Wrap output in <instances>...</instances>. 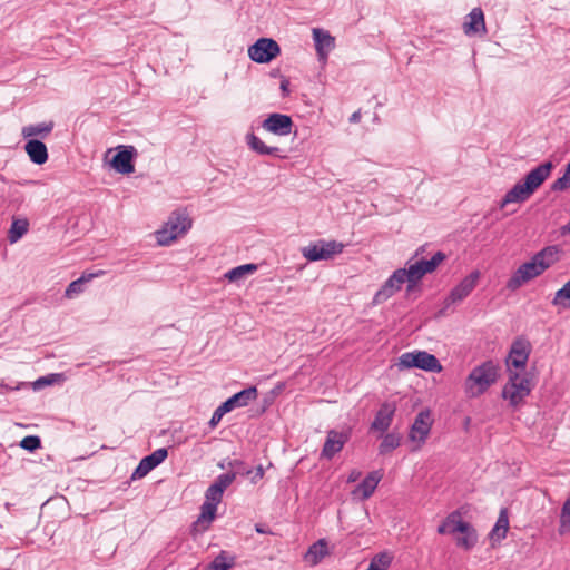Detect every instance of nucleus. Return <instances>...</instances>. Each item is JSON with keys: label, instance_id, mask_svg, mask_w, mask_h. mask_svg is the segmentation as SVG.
Masks as SVG:
<instances>
[{"label": "nucleus", "instance_id": "obj_15", "mask_svg": "<svg viewBox=\"0 0 570 570\" xmlns=\"http://www.w3.org/2000/svg\"><path fill=\"white\" fill-rule=\"evenodd\" d=\"M407 282L406 273L404 269L399 268L396 269L384 283V285L381 287V289L375 294V302L381 303L389 297H391L393 294H395L397 291L401 289L402 285Z\"/></svg>", "mask_w": 570, "mask_h": 570}, {"label": "nucleus", "instance_id": "obj_14", "mask_svg": "<svg viewBox=\"0 0 570 570\" xmlns=\"http://www.w3.org/2000/svg\"><path fill=\"white\" fill-rule=\"evenodd\" d=\"M264 130L276 136H287L292 132L293 120L284 114H271L262 124Z\"/></svg>", "mask_w": 570, "mask_h": 570}, {"label": "nucleus", "instance_id": "obj_34", "mask_svg": "<svg viewBox=\"0 0 570 570\" xmlns=\"http://www.w3.org/2000/svg\"><path fill=\"white\" fill-rule=\"evenodd\" d=\"M509 529V519L505 510H501L499 518L495 522L494 528L491 532V538H495L498 540L504 539Z\"/></svg>", "mask_w": 570, "mask_h": 570}, {"label": "nucleus", "instance_id": "obj_44", "mask_svg": "<svg viewBox=\"0 0 570 570\" xmlns=\"http://www.w3.org/2000/svg\"><path fill=\"white\" fill-rule=\"evenodd\" d=\"M57 375L56 374H51L49 376H42V377H39L36 382H35V387H42L45 385H49V384H52L55 382V377Z\"/></svg>", "mask_w": 570, "mask_h": 570}, {"label": "nucleus", "instance_id": "obj_49", "mask_svg": "<svg viewBox=\"0 0 570 570\" xmlns=\"http://www.w3.org/2000/svg\"><path fill=\"white\" fill-rule=\"evenodd\" d=\"M424 250V247H420L416 249L415 254H414V257H417L419 255H421Z\"/></svg>", "mask_w": 570, "mask_h": 570}, {"label": "nucleus", "instance_id": "obj_11", "mask_svg": "<svg viewBox=\"0 0 570 570\" xmlns=\"http://www.w3.org/2000/svg\"><path fill=\"white\" fill-rule=\"evenodd\" d=\"M350 438V429L342 431H327L326 440L324 442L321 456L327 460L333 459L338 452L343 450L344 445L348 442Z\"/></svg>", "mask_w": 570, "mask_h": 570}, {"label": "nucleus", "instance_id": "obj_19", "mask_svg": "<svg viewBox=\"0 0 570 570\" xmlns=\"http://www.w3.org/2000/svg\"><path fill=\"white\" fill-rule=\"evenodd\" d=\"M381 471L371 472L353 491L352 495L358 500H367L377 488L380 481L382 480Z\"/></svg>", "mask_w": 570, "mask_h": 570}, {"label": "nucleus", "instance_id": "obj_41", "mask_svg": "<svg viewBox=\"0 0 570 570\" xmlns=\"http://www.w3.org/2000/svg\"><path fill=\"white\" fill-rule=\"evenodd\" d=\"M570 188V161L567 164L563 175L551 185L553 191H564Z\"/></svg>", "mask_w": 570, "mask_h": 570}, {"label": "nucleus", "instance_id": "obj_51", "mask_svg": "<svg viewBox=\"0 0 570 570\" xmlns=\"http://www.w3.org/2000/svg\"><path fill=\"white\" fill-rule=\"evenodd\" d=\"M258 473H259L261 475L263 474V470H262V468H259Z\"/></svg>", "mask_w": 570, "mask_h": 570}, {"label": "nucleus", "instance_id": "obj_28", "mask_svg": "<svg viewBox=\"0 0 570 570\" xmlns=\"http://www.w3.org/2000/svg\"><path fill=\"white\" fill-rule=\"evenodd\" d=\"M52 129H53L52 121L41 122V124H37V125L24 126L22 128L21 134L24 138H29V137H33V136L46 137L52 131Z\"/></svg>", "mask_w": 570, "mask_h": 570}, {"label": "nucleus", "instance_id": "obj_48", "mask_svg": "<svg viewBox=\"0 0 570 570\" xmlns=\"http://www.w3.org/2000/svg\"><path fill=\"white\" fill-rule=\"evenodd\" d=\"M360 120H361V111H360V110H357V111L353 112V114L351 115V117H350V122H352V124H356V122H358Z\"/></svg>", "mask_w": 570, "mask_h": 570}, {"label": "nucleus", "instance_id": "obj_37", "mask_svg": "<svg viewBox=\"0 0 570 570\" xmlns=\"http://www.w3.org/2000/svg\"><path fill=\"white\" fill-rule=\"evenodd\" d=\"M446 258L442 252H436L430 259H420L419 263L424 269V275L433 273L438 266Z\"/></svg>", "mask_w": 570, "mask_h": 570}, {"label": "nucleus", "instance_id": "obj_38", "mask_svg": "<svg viewBox=\"0 0 570 570\" xmlns=\"http://www.w3.org/2000/svg\"><path fill=\"white\" fill-rule=\"evenodd\" d=\"M446 258L442 252H436L430 259H420L419 263L424 269V275L433 273L438 266Z\"/></svg>", "mask_w": 570, "mask_h": 570}, {"label": "nucleus", "instance_id": "obj_22", "mask_svg": "<svg viewBox=\"0 0 570 570\" xmlns=\"http://www.w3.org/2000/svg\"><path fill=\"white\" fill-rule=\"evenodd\" d=\"M132 158L134 147L129 146L114 156L111 165L120 174H131L135 170Z\"/></svg>", "mask_w": 570, "mask_h": 570}, {"label": "nucleus", "instance_id": "obj_47", "mask_svg": "<svg viewBox=\"0 0 570 570\" xmlns=\"http://www.w3.org/2000/svg\"><path fill=\"white\" fill-rule=\"evenodd\" d=\"M360 476H361V472L357 470H353V471H351V473L347 478V482H355L360 479Z\"/></svg>", "mask_w": 570, "mask_h": 570}, {"label": "nucleus", "instance_id": "obj_3", "mask_svg": "<svg viewBox=\"0 0 570 570\" xmlns=\"http://www.w3.org/2000/svg\"><path fill=\"white\" fill-rule=\"evenodd\" d=\"M499 365L493 361H485L475 366L464 382V392L469 397L482 395L499 377Z\"/></svg>", "mask_w": 570, "mask_h": 570}, {"label": "nucleus", "instance_id": "obj_9", "mask_svg": "<svg viewBox=\"0 0 570 570\" xmlns=\"http://www.w3.org/2000/svg\"><path fill=\"white\" fill-rule=\"evenodd\" d=\"M432 424L433 419L430 410H422L417 413L409 433L410 441L415 443V448L413 450L421 449L426 442Z\"/></svg>", "mask_w": 570, "mask_h": 570}, {"label": "nucleus", "instance_id": "obj_23", "mask_svg": "<svg viewBox=\"0 0 570 570\" xmlns=\"http://www.w3.org/2000/svg\"><path fill=\"white\" fill-rule=\"evenodd\" d=\"M330 554L327 541L325 539H320L315 543H313L306 553L304 554V560L312 567L318 564L326 556Z\"/></svg>", "mask_w": 570, "mask_h": 570}, {"label": "nucleus", "instance_id": "obj_42", "mask_svg": "<svg viewBox=\"0 0 570 570\" xmlns=\"http://www.w3.org/2000/svg\"><path fill=\"white\" fill-rule=\"evenodd\" d=\"M20 446L27 451L33 452L41 446V440L37 435H28L21 440Z\"/></svg>", "mask_w": 570, "mask_h": 570}, {"label": "nucleus", "instance_id": "obj_36", "mask_svg": "<svg viewBox=\"0 0 570 570\" xmlns=\"http://www.w3.org/2000/svg\"><path fill=\"white\" fill-rule=\"evenodd\" d=\"M257 269V266L255 264H245L237 266L235 268H232L225 274V277L229 282H236L243 278L248 273H254Z\"/></svg>", "mask_w": 570, "mask_h": 570}, {"label": "nucleus", "instance_id": "obj_1", "mask_svg": "<svg viewBox=\"0 0 570 570\" xmlns=\"http://www.w3.org/2000/svg\"><path fill=\"white\" fill-rule=\"evenodd\" d=\"M235 472L224 473L217 476L205 492V502L200 507V514L194 523L195 531H205L216 517L217 505L220 503L224 491L234 482Z\"/></svg>", "mask_w": 570, "mask_h": 570}, {"label": "nucleus", "instance_id": "obj_39", "mask_svg": "<svg viewBox=\"0 0 570 570\" xmlns=\"http://www.w3.org/2000/svg\"><path fill=\"white\" fill-rule=\"evenodd\" d=\"M559 249L557 246H547L534 256L542 264H547V268H549L556 261Z\"/></svg>", "mask_w": 570, "mask_h": 570}, {"label": "nucleus", "instance_id": "obj_2", "mask_svg": "<svg viewBox=\"0 0 570 570\" xmlns=\"http://www.w3.org/2000/svg\"><path fill=\"white\" fill-rule=\"evenodd\" d=\"M553 165L546 161L530 170L523 180L517 183L500 202V208L510 204L523 203L544 183L550 176Z\"/></svg>", "mask_w": 570, "mask_h": 570}, {"label": "nucleus", "instance_id": "obj_31", "mask_svg": "<svg viewBox=\"0 0 570 570\" xmlns=\"http://www.w3.org/2000/svg\"><path fill=\"white\" fill-rule=\"evenodd\" d=\"M235 564V558L226 551L220 553L207 566L206 570H228Z\"/></svg>", "mask_w": 570, "mask_h": 570}, {"label": "nucleus", "instance_id": "obj_20", "mask_svg": "<svg viewBox=\"0 0 570 570\" xmlns=\"http://www.w3.org/2000/svg\"><path fill=\"white\" fill-rule=\"evenodd\" d=\"M257 389L255 386L247 387L222 403V409L230 412L235 407L248 405L252 401L257 399Z\"/></svg>", "mask_w": 570, "mask_h": 570}, {"label": "nucleus", "instance_id": "obj_35", "mask_svg": "<svg viewBox=\"0 0 570 570\" xmlns=\"http://www.w3.org/2000/svg\"><path fill=\"white\" fill-rule=\"evenodd\" d=\"M552 305L564 309L570 307V281L556 292Z\"/></svg>", "mask_w": 570, "mask_h": 570}, {"label": "nucleus", "instance_id": "obj_26", "mask_svg": "<svg viewBox=\"0 0 570 570\" xmlns=\"http://www.w3.org/2000/svg\"><path fill=\"white\" fill-rule=\"evenodd\" d=\"M246 142L248 147L259 155H277L279 148L277 147H268L254 134H247Z\"/></svg>", "mask_w": 570, "mask_h": 570}, {"label": "nucleus", "instance_id": "obj_6", "mask_svg": "<svg viewBox=\"0 0 570 570\" xmlns=\"http://www.w3.org/2000/svg\"><path fill=\"white\" fill-rule=\"evenodd\" d=\"M531 392L530 380L521 376L517 372L510 371L509 381L503 387L502 396L508 400L511 405L520 404Z\"/></svg>", "mask_w": 570, "mask_h": 570}, {"label": "nucleus", "instance_id": "obj_21", "mask_svg": "<svg viewBox=\"0 0 570 570\" xmlns=\"http://www.w3.org/2000/svg\"><path fill=\"white\" fill-rule=\"evenodd\" d=\"M463 30L468 36H474L485 32L484 14L481 8H474L468 14L463 24Z\"/></svg>", "mask_w": 570, "mask_h": 570}, {"label": "nucleus", "instance_id": "obj_18", "mask_svg": "<svg viewBox=\"0 0 570 570\" xmlns=\"http://www.w3.org/2000/svg\"><path fill=\"white\" fill-rule=\"evenodd\" d=\"M395 411L396 405L394 403L384 402L376 412L371 429L381 433L386 432L392 424Z\"/></svg>", "mask_w": 570, "mask_h": 570}, {"label": "nucleus", "instance_id": "obj_7", "mask_svg": "<svg viewBox=\"0 0 570 570\" xmlns=\"http://www.w3.org/2000/svg\"><path fill=\"white\" fill-rule=\"evenodd\" d=\"M344 245L336 240H317L302 248V255L309 262L327 261L343 252Z\"/></svg>", "mask_w": 570, "mask_h": 570}, {"label": "nucleus", "instance_id": "obj_17", "mask_svg": "<svg viewBox=\"0 0 570 570\" xmlns=\"http://www.w3.org/2000/svg\"><path fill=\"white\" fill-rule=\"evenodd\" d=\"M312 33L318 59L322 61H326L328 53L335 47V38L332 37L328 31L318 28H314L312 30Z\"/></svg>", "mask_w": 570, "mask_h": 570}, {"label": "nucleus", "instance_id": "obj_29", "mask_svg": "<svg viewBox=\"0 0 570 570\" xmlns=\"http://www.w3.org/2000/svg\"><path fill=\"white\" fill-rule=\"evenodd\" d=\"M461 537L456 538V546L465 550H471L478 542L475 529L469 523L468 529L460 531Z\"/></svg>", "mask_w": 570, "mask_h": 570}, {"label": "nucleus", "instance_id": "obj_46", "mask_svg": "<svg viewBox=\"0 0 570 570\" xmlns=\"http://www.w3.org/2000/svg\"><path fill=\"white\" fill-rule=\"evenodd\" d=\"M451 529H449V527L446 525L445 521H443L439 527H438V533L439 534H451Z\"/></svg>", "mask_w": 570, "mask_h": 570}, {"label": "nucleus", "instance_id": "obj_45", "mask_svg": "<svg viewBox=\"0 0 570 570\" xmlns=\"http://www.w3.org/2000/svg\"><path fill=\"white\" fill-rule=\"evenodd\" d=\"M281 90H282V94H283L284 97L289 95V80H288V78H286V77L282 78V80H281Z\"/></svg>", "mask_w": 570, "mask_h": 570}, {"label": "nucleus", "instance_id": "obj_5", "mask_svg": "<svg viewBox=\"0 0 570 570\" xmlns=\"http://www.w3.org/2000/svg\"><path fill=\"white\" fill-rule=\"evenodd\" d=\"M400 370L420 368L426 372L440 373L443 367L440 361L426 351L405 352L399 357Z\"/></svg>", "mask_w": 570, "mask_h": 570}, {"label": "nucleus", "instance_id": "obj_8", "mask_svg": "<svg viewBox=\"0 0 570 570\" xmlns=\"http://www.w3.org/2000/svg\"><path fill=\"white\" fill-rule=\"evenodd\" d=\"M547 269V264H542L537 259L535 256L531 261L523 263L513 273V275L507 282V288L510 291H517L527 282L541 275Z\"/></svg>", "mask_w": 570, "mask_h": 570}, {"label": "nucleus", "instance_id": "obj_10", "mask_svg": "<svg viewBox=\"0 0 570 570\" xmlns=\"http://www.w3.org/2000/svg\"><path fill=\"white\" fill-rule=\"evenodd\" d=\"M281 53L279 45L271 38H259L248 48L249 58L258 63H267Z\"/></svg>", "mask_w": 570, "mask_h": 570}, {"label": "nucleus", "instance_id": "obj_13", "mask_svg": "<svg viewBox=\"0 0 570 570\" xmlns=\"http://www.w3.org/2000/svg\"><path fill=\"white\" fill-rule=\"evenodd\" d=\"M480 277L479 272H472L470 275L464 277L449 294L445 298V306L449 307L451 304H456L463 301L470 295V293L476 286V282Z\"/></svg>", "mask_w": 570, "mask_h": 570}, {"label": "nucleus", "instance_id": "obj_24", "mask_svg": "<svg viewBox=\"0 0 570 570\" xmlns=\"http://www.w3.org/2000/svg\"><path fill=\"white\" fill-rule=\"evenodd\" d=\"M24 150L28 154L30 160L33 164L42 165L48 159V150L46 145L37 139L29 140Z\"/></svg>", "mask_w": 570, "mask_h": 570}, {"label": "nucleus", "instance_id": "obj_12", "mask_svg": "<svg viewBox=\"0 0 570 570\" xmlns=\"http://www.w3.org/2000/svg\"><path fill=\"white\" fill-rule=\"evenodd\" d=\"M531 352V344L528 340L519 337L513 341L509 355L507 357V366L523 370L527 365ZM511 370H509L510 372Z\"/></svg>", "mask_w": 570, "mask_h": 570}, {"label": "nucleus", "instance_id": "obj_4", "mask_svg": "<svg viewBox=\"0 0 570 570\" xmlns=\"http://www.w3.org/2000/svg\"><path fill=\"white\" fill-rule=\"evenodd\" d=\"M191 219L187 213L175 210L170 214L163 228L156 233L157 243L161 246H168L174 240L185 235L191 228Z\"/></svg>", "mask_w": 570, "mask_h": 570}, {"label": "nucleus", "instance_id": "obj_32", "mask_svg": "<svg viewBox=\"0 0 570 570\" xmlns=\"http://www.w3.org/2000/svg\"><path fill=\"white\" fill-rule=\"evenodd\" d=\"M449 529H451V534L459 533L460 531L466 530L469 522L462 519V514L459 510L451 512L444 519Z\"/></svg>", "mask_w": 570, "mask_h": 570}, {"label": "nucleus", "instance_id": "obj_40", "mask_svg": "<svg viewBox=\"0 0 570 570\" xmlns=\"http://www.w3.org/2000/svg\"><path fill=\"white\" fill-rule=\"evenodd\" d=\"M392 562V557L387 552L375 554L366 570H386Z\"/></svg>", "mask_w": 570, "mask_h": 570}, {"label": "nucleus", "instance_id": "obj_25", "mask_svg": "<svg viewBox=\"0 0 570 570\" xmlns=\"http://www.w3.org/2000/svg\"><path fill=\"white\" fill-rule=\"evenodd\" d=\"M104 271H97L96 273L82 274V276L73 282H71L66 288L65 295L68 298H72L75 295H78L83 292V285L95 277H99L104 275Z\"/></svg>", "mask_w": 570, "mask_h": 570}, {"label": "nucleus", "instance_id": "obj_43", "mask_svg": "<svg viewBox=\"0 0 570 570\" xmlns=\"http://www.w3.org/2000/svg\"><path fill=\"white\" fill-rule=\"evenodd\" d=\"M228 413L227 410H224L222 409V404L214 411L213 415H212V419L209 421V424L212 428L216 426L220 420L223 419V416Z\"/></svg>", "mask_w": 570, "mask_h": 570}, {"label": "nucleus", "instance_id": "obj_50", "mask_svg": "<svg viewBox=\"0 0 570 570\" xmlns=\"http://www.w3.org/2000/svg\"><path fill=\"white\" fill-rule=\"evenodd\" d=\"M256 531L259 532V533H264L263 528H259V527H256Z\"/></svg>", "mask_w": 570, "mask_h": 570}, {"label": "nucleus", "instance_id": "obj_27", "mask_svg": "<svg viewBox=\"0 0 570 570\" xmlns=\"http://www.w3.org/2000/svg\"><path fill=\"white\" fill-rule=\"evenodd\" d=\"M29 229V222L26 218L13 219L8 232L10 244L17 243Z\"/></svg>", "mask_w": 570, "mask_h": 570}, {"label": "nucleus", "instance_id": "obj_30", "mask_svg": "<svg viewBox=\"0 0 570 570\" xmlns=\"http://www.w3.org/2000/svg\"><path fill=\"white\" fill-rule=\"evenodd\" d=\"M403 269L406 273L409 289H411L414 285H416L417 282H420L422 279V277L424 276V269H422V266L419 263V261H416L414 263L409 262L407 266Z\"/></svg>", "mask_w": 570, "mask_h": 570}, {"label": "nucleus", "instance_id": "obj_33", "mask_svg": "<svg viewBox=\"0 0 570 570\" xmlns=\"http://www.w3.org/2000/svg\"><path fill=\"white\" fill-rule=\"evenodd\" d=\"M401 444V436L397 433H387L384 435L380 446L379 453L385 455L399 448Z\"/></svg>", "mask_w": 570, "mask_h": 570}, {"label": "nucleus", "instance_id": "obj_16", "mask_svg": "<svg viewBox=\"0 0 570 570\" xmlns=\"http://www.w3.org/2000/svg\"><path fill=\"white\" fill-rule=\"evenodd\" d=\"M168 455L165 448L157 449L151 454L145 456L134 471L131 479H141L147 475L153 469L158 466Z\"/></svg>", "mask_w": 570, "mask_h": 570}]
</instances>
